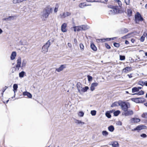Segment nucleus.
<instances>
[{
    "instance_id": "nucleus-10",
    "label": "nucleus",
    "mask_w": 147,
    "mask_h": 147,
    "mask_svg": "<svg viewBox=\"0 0 147 147\" xmlns=\"http://www.w3.org/2000/svg\"><path fill=\"white\" fill-rule=\"evenodd\" d=\"M67 27V24L65 23H64L61 26V30L63 32H65L67 31L66 27Z\"/></svg>"
},
{
    "instance_id": "nucleus-35",
    "label": "nucleus",
    "mask_w": 147,
    "mask_h": 147,
    "mask_svg": "<svg viewBox=\"0 0 147 147\" xmlns=\"http://www.w3.org/2000/svg\"><path fill=\"white\" fill-rule=\"evenodd\" d=\"M82 30H84L88 29L87 26L86 25H82L81 26Z\"/></svg>"
},
{
    "instance_id": "nucleus-43",
    "label": "nucleus",
    "mask_w": 147,
    "mask_h": 147,
    "mask_svg": "<svg viewBox=\"0 0 147 147\" xmlns=\"http://www.w3.org/2000/svg\"><path fill=\"white\" fill-rule=\"evenodd\" d=\"M117 38V37H114L113 38H106V40H107V41H110L111 40H113L115 39H116Z\"/></svg>"
},
{
    "instance_id": "nucleus-22",
    "label": "nucleus",
    "mask_w": 147,
    "mask_h": 147,
    "mask_svg": "<svg viewBox=\"0 0 147 147\" xmlns=\"http://www.w3.org/2000/svg\"><path fill=\"white\" fill-rule=\"evenodd\" d=\"M127 15L129 17H130L132 16V12L131 10L130 9H127Z\"/></svg>"
},
{
    "instance_id": "nucleus-40",
    "label": "nucleus",
    "mask_w": 147,
    "mask_h": 147,
    "mask_svg": "<svg viewBox=\"0 0 147 147\" xmlns=\"http://www.w3.org/2000/svg\"><path fill=\"white\" fill-rule=\"evenodd\" d=\"M96 111L94 110H92L90 112V113L92 116H95L96 114Z\"/></svg>"
},
{
    "instance_id": "nucleus-25",
    "label": "nucleus",
    "mask_w": 147,
    "mask_h": 147,
    "mask_svg": "<svg viewBox=\"0 0 147 147\" xmlns=\"http://www.w3.org/2000/svg\"><path fill=\"white\" fill-rule=\"evenodd\" d=\"M109 130L111 132H113L114 130L115 129L113 126L111 125L108 127Z\"/></svg>"
},
{
    "instance_id": "nucleus-49",
    "label": "nucleus",
    "mask_w": 147,
    "mask_h": 147,
    "mask_svg": "<svg viewBox=\"0 0 147 147\" xmlns=\"http://www.w3.org/2000/svg\"><path fill=\"white\" fill-rule=\"evenodd\" d=\"M80 82H78V83L77 85H76V86H77V87L78 88V91L80 93V88L79 87H78V86L79 85V86H80Z\"/></svg>"
},
{
    "instance_id": "nucleus-50",
    "label": "nucleus",
    "mask_w": 147,
    "mask_h": 147,
    "mask_svg": "<svg viewBox=\"0 0 147 147\" xmlns=\"http://www.w3.org/2000/svg\"><path fill=\"white\" fill-rule=\"evenodd\" d=\"M77 31H79L82 30L81 26H76Z\"/></svg>"
},
{
    "instance_id": "nucleus-56",
    "label": "nucleus",
    "mask_w": 147,
    "mask_h": 147,
    "mask_svg": "<svg viewBox=\"0 0 147 147\" xmlns=\"http://www.w3.org/2000/svg\"><path fill=\"white\" fill-rule=\"evenodd\" d=\"M86 1L88 2H99V1H96V0H86Z\"/></svg>"
},
{
    "instance_id": "nucleus-31",
    "label": "nucleus",
    "mask_w": 147,
    "mask_h": 147,
    "mask_svg": "<svg viewBox=\"0 0 147 147\" xmlns=\"http://www.w3.org/2000/svg\"><path fill=\"white\" fill-rule=\"evenodd\" d=\"M137 87H134L132 88V93H134L136 92H138L139 91Z\"/></svg>"
},
{
    "instance_id": "nucleus-41",
    "label": "nucleus",
    "mask_w": 147,
    "mask_h": 147,
    "mask_svg": "<svg viewBox=\"0 0 147 147\" xmlns=\"http://www.w3.org/2000/svg\"><path fill=\"white\" fill-rule=\"evenodd\" d=\"M113 45L114 46L116 47H119L120 46V44L117 43L116 42H114Z\"/></svg>"
},
{
    "instance_id": "nucleus-15",
    "label": "nucleus",
    "mask_w": 147,
    "mask_h": 147,
    "mask_svg": "<svg viewBox=\"0 0 147 147\" xmlns=\"http://www.w3.org/2000/svg\"><path fill=\"white\" fill-rule=\"evenodd\" d=\"M16 56V53L15 51L13 52L11 55L10 59L11 60H14Z\"/></svg>"
},
{
    "instance_id": "nucleus-9",
    "label": "nucleus",
    "mask_w": 147,
    "mask_h": 147,
    "mask_svg": "<svg viewBox=\"0 0 147 147\" xmlns=\"http://www.w3.org/2000/svg\"><path fill=\"white\" fill-rule=\"evenodd\" d=\"M71 15V13L68 12L63 13L60 14L61 18H64L65 17L69 16Z\"/></svg>"
},
{
    "instance_id": "nucleus-21",
    "label": "nucleus",
    "mask_w": 147,
    "mask_h": 147,
    "mask_svg": "<svg viewBox=\"0 0 147 147\" xmlns=\"http://www.w3.org/2000/svg\"><path fill=\"white\" fill-rule=\"evenodd\" d=\"M112 112V111H107L105 113V114L106 116L109 118H110L111 117V115L110 114V113Z\"/></svg>"
},
{
    "instance_id": "nucleus-53",
    "label": "nucleus",
    "mask_w": 147,
    "mask_h": 147,
    "mask_svg": "<svg viewBox=\"0 0 147 147\" xmlns=\"http://www.w3.org/2000/svg\"><path fill=\"white\" fill-rule=\"evenodd\" d=\"M26 64V62L25 61V60H24L22 62V66L20 67H23L24 66H25Z\"/></svg>"
},
{
    "instance_id": "nucleus-60",
    "label": "nucleus",
    "mask_w": 147,
    "mask_h": 147,
    "mask_svg": "<svg viewBox=\"0 0 147 147\" xmlns=\"http://www.w3.org/2000/svg\"><path fill=\"white\" fill-rule=\"evenodd\" d=\"M57 10H58V7H57L56 6L55 7V9H54L55 12V13L57 12Z\"/></svg>"
},
{
    "instance_id": "nucleus-48",
    "label": "nucleus",
    "mask_w": 147,
    "mask_h": 147,
    "mask_svg": "<svg viewBox=\"0 0 147 147\" xmlns=\"http://www.w3.org/2000/svg\"><path fill=\"white\" fill-rule=\"evenodd\" d=\"M98 40L99 41V42H105L106 41H107V40H106V38H103V39H98Z\"/></svg>"
},
{
    "instance_id": "nucleus-63",
    "label": "nucleus",
    "mask_w": 147,
    "mask_h": 147,
    "mask_svg": "<svg viewBox=\"0 0 147 147\" xmlns=\"http://www.w3.org/2000/svg\"><path fill=\"white\" fill-rule=\"evenodd\" d=\"M125 43L126 45H128L129 44V42L127 40H125Z\"/></svg>"
},
{
    "instance_id": "nucleus-4",
    "label": "nucleus",
    "mask_w": 147,
    "mask_h": 147,
    "mask_svg": "<svg viewBox=\"0 0 147 147\" xmlns=\"http://www.w3.org/2000/svg\"><path fill=\"white\" fill-rule=\"evenodd\" d=\"M21 58L19 57L17 60V63L16 67H13L12 68V72L14 73L15 71L17 70L18 71L21 67Z\"/></svg>"
},
{
    "instance_id": "nucleus-52",
    "label": "nucleus",
    "mask_w": 147,
    "mask_h": 147,
    "mask_svg": "<svg viewBox=\"0 0 147 147\" xmlns=\"http://www.w3.org/2000/svg\"><path fill=\"white\" fill-rule=\"evenodd\" d=\"M8 87L5 86L3 90H2V92L1 93L2 96H3L4 92L5 91V90H6L7 88H8Z\"/></svg>"
},
{
    "instance_id": "nucleus-58",
    "label": "nucleus",
    "mask_w": 147,
    "mask_h": 147,
    "mask_svg": "<svg viewBox=\"0 0 147 147\" xmlns=\"http://www.w3.org/2000/svg\"><path fill=\"white\" fill-rule=\"evenodd\" d=\"M129 35V34L125 36H122V37H121V38L123 39H126L127 38V36Z\"/></svg>"
},
{
    "instance_id": "nucleus-61",
    "label": "nucleus",
    "mask_w": 147,
    "mask_h": 147,
    "mask_svg": "<svg viewBox=\"0 0 147 147\" xmlns=\"http://www.w3.org/2000/svg\"><path fill=\"white\" fill-rule=\"evenodd\" d=\"M73 28L74 29V32H76L77 31V29H76V26H74L73 27Z\"/></svg>"
},
{
    "instance_id": "nucleus-46",
    "label": "nucleus",
    "mask_w": 147,
    "mask_h": 147,
    "mask_svg": "<svg viewBox=\"0 0 147 147\" xmlns=\"http://www.w3.org/2000/svg\"><path fill=\"white\" fill-rule=\"evenodd\" d=\"M116 2H117L118 3V4L119 7H120L122 6V4L121 2L119 0H115Z\"/></svg>"
},
{
    "instance_id": "nucleus-18",
    "label": "nucleus",
    "mask_w": 147,
    "mask_h": 147,
    "mask_svg": "<svg viewBox=\"0 0 147 147\" xmlns=\"http://www.w3.org/2000/svg\"><path fill=\"white\" fill-rule=\"evenodd\" d=\"M90 47L91 49L94 51H96L97 50V48L93 42H92L90 44Z\"/></svg>"
},
{
    "instance_id": "nucleus-39",
    "label": "nucleus",
    "mask_w": 147,
    "mask_h": 147,
    "mask_svg": "<svg viewBox=\"0 0 147 147\" xmlns=\"http://www.w3.org/2000/svg\"><path fill=\"white\" fill-rule=\"evenodd\" d=\"M84 115V113L82 111H79L78 113V115L80 117H83Z\"/></svg>"
},
{
    "instance_id": "nucleus-54",
    "label": "nucleus",
    "mask_w": 147,
    "mask_h": 147,
    "mask_svg": "<svg viewBox=\"0 0 147 147\" xmlns=\"http://www.w3.org/2000/svg\"><path fill=\"white\" fill-rule=\"evenodd\" d=\"M80 47L81 50H84V46L82 43H81L80 44Z\"/></svg>"
},
{
    "instance_id": "nucleus-55",
    "label": "nucleus",
    "mask_w": 147,
    "mask_h": 147,
    "mask_svg": "<svg viewBox=\"0 0 147 147\" xmlns=\"http://www.w3.org/2000/svg\"><path fill=\"white\" fill-rule=\"evenodd\" d=\"M140 136L144 138L146 137L147 135L146 134L143 133L140 135Z\"/></svg>"
},
{
    "instance_id": "nucleus-19",
    "label": "nucleus",
    "mask_w": 147,
    "mask_h": 147,
    "mask_svg": "<svg viewBox=\"0 0 147 147\" xmlns=\"http://www.w3.org/2000/svg\"><path fill=\"white\" fill-rule=\"evenodd\" d=\"M89 5H87L85 3H83L80 4L79 5V6L80 8H83L85 6Z\"/></svg>"
},
{
    "instance_id": "nucleus-37",
    "label": "nucleus",
    "mask_w": 147,
    "mask_h": 147,
    "mask_svg": "<svg viewBox=\"0 0 147 147\" xmlns=\"http://www.w3.org/2000/svg\"><path fill=\"white\" fill-rule=\"evenodd\" d=\"M102 134L103 136H107L108 134V133L106 131L104 130L102 131Z\"/></svg>"
},
{
    "instance_id": "nucleus-33",
    "label": "nucleus",
    "mask_w": 147,
    "mask_h": 147,
    "mask_svg": "<svg viewBox=\"0 0 147 147\" xmlns=\"http://www.w3.org/2000/svg\"><path fill=\"white\" fill-rule=\"evenodd\" d=\"M128 32V30L125 28H124L122 30L121 33V34H125L127 32Z\"/></svg>"
},
{
    "instance_id": "nucleus-12",
    "label": "nucleus",
    "mask_w": 147,
    "mask_h": 147,
    "mask_svg": "<svg viewBox=\"0 0 147 147\" xmlns=\"http://www.w3.org/2000/svg\"><path fill=\"white\" fill-rule=\"evenodd\" d=\"M98 84V83L96 82H94L92 83L90 87V90L92 91L94 90L95 89V87L97 86Z\"/></svg>"
},
{
    "instance_id": "nucleus-44",
    "label": "nucleus",
    "mask_w": 147,
    "mask_h": 147,
    "mask_svg": "<svg viewBox=\"0 0 147 147\" xmlns=\"http://www.w3.org/2000/svg\"><path fill=\"white\" fill-rule=\"evenodd\" d=\"M119 57L120 60L121 61H123L125 59V57L124 55H120Z\"/></svg>"
},
{
    "instance_id": "nucleus-16",
    "label": "nucleus",
    "mask_w": 147,
    "mask_h": 147,
    "mask_svg": "<svg viewBox=\"0 0 147 147\" xmlns=\"http://www.w3.org/2000/svg\"><path fill=\"white\" fill-rule=\"evenodd\" d=\"M14 16H9L8 17L3 18V20L6 21H10L14 19Z\"/></svg>"
},
{
    "instance_id": "nucleus-1",
    "label": "nucleus",
    "mask_w": 147,
    "mask_h": 147,
    "mask_svg": "<svg viewBox=\"0 0 147 147\" xmlns=\"http://www.w3.org/2000/svg\"><path fill=\"white\" fill-rule=\"evenodd\" d=\"M52 8L50 6H48L45 8L43 11L41 18L43 21L46 20L52 11Z\"/></svg>"
},
{
    "instance_id": "nucleus-47",
    "label": "nucleus",
    "mask_w": 147,
    "mask_h": 147,
    "mask_svg": "<svg viewBox=\"0 0 147 147\" xmlns=\"http://www.w3.org/2000/svg\"><path fill=\"white\" fill-rule=\"evenodd\" d=\"M142 117L144 118H147V113H143L142 115Z\"/></svg>"
},
{
    "instance_id": "nucleus-45",
    "label": "nucleus",
    "mask_w": 147,
    "mask_h": 147,
    "mask_svg": "<svg viewBox=\"0 0 147 147\" xmlns=\"http://www.w3.org/2000/svg\"><path fill=\"white\" fill-rule=\"evenodd\" d=\"M87 78L88 81L90 82L92 80V76L88 75L87 76Z\"/></svg>"
},
{
    "instance_id": "nucleus-24",
    "label": "nucleus",
    "mask_w": 147,
    "mask_h": 147,
    "mask_svg": "<svg viewBox=\"0 0 147 147\" xmlns=\"http://www.w3.org/2000/svg\"><path fill=\"white\" fill-rule=\"evenodd\" d=\"M13 91L14 92V93H15V92L17 91V89L18 88V85L17 84H14L13 86Z\"/></svg>"
},
{
    "instance_id": "nucleus-26",
    "label": "nucleus",
    "mask_w": 147,
    "mask_h": 147,
    "mask_svg": "<svg viewBox=\"0 0 147 147\" xmlns=\"http://www.w3.org/2000/svg\"><path fill=\"white\" fill-rule=\"evenodd\" d=\"M25 74L26 73L24 71H22L19 73V76L20 78H23Z\"/></svg>"
},
{
    "instance_id": "nucleus-13",
    "label": "nucleus",
    "mask_w": 147,
    "mask_h": 147,
    "mask_svg": "<svg viewBox=\"0 0 147 147\" xmlns=\"http://www.w3.org/2000/svg\"><path fill=\"white\" fill-rule=\"evenodd\" d=\"M23 95L24 96H27L29 98H31L32 97L31 94L30 92L26 91L23 92Z\"/></svg>"
},
{
    "instance_id": "nucleus-51",
    "label": "nucleus",
    "mask_w": 147,
    "mask_h": 147,
    "mask_svg": "<svg viewBox=\"0 0 147 147\" xmlns=\"http://www.w3.org/2000/svg\"><path fill=\"white\" fill-rule=\"evenodd\" d=\"M105 46L106 48H107L108 49H110L111 48V47L110 46V45L106 43H105Z\"/></svg>"
},
{
    "instance_id": "nucleus-11",
    "label": "nucleus",
    "mask_w": 147,
    "mask_h": 147,
    "mask_svg": "<svg viewBox=\"0 0 147 147\" xmlns=\"http://www.w3.org/2000/svg\"><path fill=\"white\" fill-rule=\"evenodd\" d=\"M66 67V65H62L58 68L56 69V71L58 72H59L62 71L63 69Z\"/></svg>"
},
{
    "instance_id": "nucleus-34",
    "label": "nucleus",
    "mask_w": 147,
    "mask_h": 147,
    "mask_svg": "<svg viewBox=\"0 0 147 147\" xmlns=\"http://www.w3.org/2000/svg\"><path fill=\"white\" fill-rule=\"evenodd\" d=\"M131 100L132 101H133L136 103H139V98H131Z\"/></svg>"
},
{
    "instance_id": "nucleus-23",
    "label": "nucleus",
    "mask_w": 147,
    "mask_h": 147,
    "mask_svg": "<svg viewBox=\"0 0 147 147\" xmlns=\"http://www.w3.org/2000/svg\"><path fill=\"white\" fill-rule=\"evenodd\" d=\"M144 94V91L141 90L139 92H138L137 93L132 94V95H134L136 94V95H143Z\"/></svg>"
},
{
    "instance_id": "nucleus-28",
    "label": "nucleus",
    "mask_w": 147,
    "mask_h": 147,
    "mask_svg": "<svg viewBox=\"0 0 147 147\" xmlns=\"http://www.w3.org/2000/svg\"><path fill=\"white\" fill-rule=\"evenodd\" d=\"M89 89L88 87L87 86H86L85 87L83 88L81 90V91L83 92H86Z\"/></svg>"
},
{
    "instance_id": "nucleus-38",
    "label": "nucleus",
    "mask_w": 147,
    "mask_h": 147,
    "mask_svg": "<svg viewBox=\"0 0 147 147\" xmlns=\"http://www.w3.org/2000/svg\"><path fill=\"white\" fill-rule=\"evenodd\" d=\"M145 38V35L144 34L142 36L140 39V41L143 42L144 41Z\"/></svg>"
},
{
    "instance_id": "nucleus-64",
    "label": "nucleus",
    "mask_w": 147,
    "mask_h": 147,
    "mask_svg": "<svg viewBox=\"0 0 147 147\" xmlns=\"http://www.w3.org/2000/svg\"><path fill=\"white\" fill-rule=\"evenodd\" d=\"M144 86H147V81H144Z\"/></svg>"
},
{
    "instance_id": "nucleus-36",
    "label": "nucleus",
    "mask_w": 147,
    "mask_h": 147,
    "mask_svg": "<svg viewBox=\"0 0 147 147\" xmlns=\"http://www.w3.org/2000/svg\"><path fill=\"white\" fill-rule=\"evenodd\" d=\"M13 3L14 4H16L22 2V0H13Z\"/></svg>"
},
{
    "instance_id": "nucleus-2",
    "label": "nucleus",
    "mask_w": 147,
    "mask_h": 147,
    "mask_svg": "<svg viewBox=\"0 0 147 147\" xmlns=\"http://www.w3.org/2000/svg\"><path fill=\"white\" fill-rule=\"evenodd\" d=\"M111 9L109 11V14H115L121 13L123 12V11L119 9L118 6H112Z\"/></svg>"
},
{
    "instance_id": "nucleus-57",
    "label": "nucleus",
    "mask_w": 147,
    "mask_h": 147,
    "mask_svg": "<svg viewBox=\"0 0 147 147\" xmlns=\"http://www.w3.org/2000/svg\"><path fill=\"white\" fill-rule=\"evenodd\" d=\"M124 1L126 5H128L129 3V0H124Z\"/></svg>"
},
{
    "instance_id": "nucleus-3",
    "label": "nucleus",
    "mask_w": 147,
    "mask_h": 147,
    "mask_svg": "<svg viewBox=\"0 0 147 147\" xmlns=\"http://www.w3.org/2000/svg\"><path fill=\"white\" fill-rule=\"evenodd\" d=\"M134 20L136 24H139L140 22L144 21V19L139 12H137L136 14L135 15Z\"/></svg>"
},
{
    "instance_id": "nucleus-29",
    "label": "nucleus",
    "mask_w": 147,
    "mask_h": 147,
    "mask_svg": "<svg viewBox=\"0 0 147 147\" xmlns=\"http://www.w3.org/2000/svg\"><path fill=\"white\" fill-rule=\"evenodd\" d=\"M120 113V111L119 110L116 111L113 113L114 115L115 116H117Z\"/></svg>"
},
{
    "instance_id": "nucleus-62",
    "label": "nucleus",
    "mask_w": 147,
    "mask_h": 147,
    "mask_svg": "<svg viewBox=\"0 0 147 147\" xmlns=\"http://www.w3.org/2000/svg\"><path fill=\"white\" fill-rule=\"evenodd\" d=\"M135 41V39L133 38H132L131 39V42L132 43H134V42Z\"/></svg>"
},
{
    "instance_id": "nucleus-20",
    "label": "nucleus",
    "mask_w": 147,
    "mask_h": 147,
    "mask_svg": "<svg viewBox=\"0 0 147 147\" xmlns=\"http://www.w3.org/2000/svg\"><path fill=\"white\" fill-rule=\"evenodd\" d=\"M131 67H127L124 68L123 71V72L127 73L129 71H130L131 70Z\"/></svg>"
},
{
    "instance_id": "nucleus-42",
    "label": "nucleus",
    "mask_w": 147,
    "mask_h": 147,
    "mask_svg": "<svg viewBox=\"0 0 147 147\" xmlns=\"http://www.w3.org/2000/svg\"><path fill=\"white\" fill-rule=\"evenodd\" d=\"M138 84L139 85L142 86H144V81H140L139 82Z\"/></svg>"
},
{
    "instance_id": "nucleus-30",
    "label": "nucleus",
    "mask_w": 147,
    "mask_h": 147,
    "mask_svg": "<svg viewBox=\"0 0 147 147\" xmlns=\"http://www.w3.org/2000/svg\"><path fill=\"white\" fill-rule=\"evenodd\" d=\"M75 122L76 123H77L78 124H81V125H84L85 124V123L84 122H82L81 121L79 120H78L76 119L75 120Z\"/></svg>"
},
{
    "instance_id": "nucleus-8",
    "label": "nucleus",
    "mask_w": 147,
    "mask_h": 147,
    "mask_svg": "<svg viewBox=\"0 0 147 147\" xmlns=\"http://www.w3.org/2000/svg\"><path fill=\"white\" fill-rule=\"evenodd\" d=\"M133 111L132 110L128 109H127V110L124 111V112L123 113L124 115L126 116H131L133 115Z\"/></svg>"
},
{
    "instance_id": "nucleus-14",
    "label": "nucleus",
    "mask_w": 147,
    "mask_h": 147,
    "mask_svg": "<svg viewBox=\"0 0 147 147\" xmlns=\"http://www.w3.org/2000/svg\"><path fill=\"white\" fill-rule=\"evenodd\" d=\"M140 121V119L139 118H133L131 119V122L132 123H137Z\"/></svg>"
},
{
    "instance_id": "nucleus-27",
    "label": "nucleus",
    "mask_w": 147,
    "mask_h": 147,
    "mask_svg": "<svg viewBox=\"0 0 147 147\" xmlns=\"http://www.w3.org/2000/svg\"><path fill=\"white\" fill-rule=\"evenodd\" d=\"M112 146L113 147H118L119 146V144L117 142H113L112 144Z\"/></svg>"
},
{
    "instance_id": "nucleus-5",
    "label": "nucleus",
    "mask_w": 147,
    "mask_h": 147,
    "mask_svg": "<svg viewBox=\"0 0 147 147\" xmlns=\"http://www.w3.org/2000/svg\"><path fill=\"white\" fill-rule=\"evenodd\" d=\"M119 106H120L123 110L124 111L127 110L130 107V105L129 103H126L125 102L121 101L120 104H119Z\"/></svg>"
},
{
    "instance_id": "nucleus-17",
    "label": "nucleus",
    "mask_w": 147,
    "mask_h": 147,
    "mask_svg": "<svg viewBox=\"0 0 147 147\" xmlns=\"http://www.w3.org/2000/svg\"><path fill=\"white\" fill-rule=\"evenodd\" d=\"M121 101H119L118 102H115L113 103L111 105V107H113L117 106H119V104H120Z\"/></svg>"
},
{
    "instance_id": "nucleus-6",
    "label": "nucleus",
    "mask_w": 147,
    "mask_h": 147,
    "mask_svg": "<svg viewBox=\"0 0 147 147\" xmlns=\"http://www.w3.org/2000/svg\"><path fill=\"white\" fill-rule=\"evenodd\" d=\"M51 45V42L49 40L44 45L42 48V51L45 53L47 52L48 48Z\"/></svg>"
},
{
    "instance_id": "nucleus-59",
    "label": "nucleus",
    "mask_w": 147,
    "mask_h": 147,
    "mask_svg": "<svg viewBox=\"0 0 147 147\" xmlns=\"http://www.w3.org/2000/svg\"><path fill=\"white\" fill-rule=\"evenodd\" d=\"M117 124L118 125H122V123L121 121H119L117 123Z\"/></svg>"
},
{
    "instance_id": "nucleus-32",
    "label": "nucleus",
    "mask_w": 147,
    "mask_h": 147,
    "mask_svg": "<svg viewBox=\"0 0 147 147\" xmlns=\"http://www.w3.org/2000/svg\"><path fill=\"white\" fill-rule=\"evenodd\" d=\"M139 102L142 103L145 101V99L144 98H139Z\"/></svg>"
},
{
    "instance_id": "nucleus-7",
    "label": "nucleus",
    "mask_w": 147,
    "mask_h": 147,
    "mask_svg": "<svg viewBox=\"0 0 147 147\" xmlns=\"http://www.w3.org/2000/svg\"><path fill=\"white\" fill-rule=\"evenodd\" d=\"M146 127L143 125H140L137 126L136 128H134V129H132V131H138V132H139L140 130L144 129H146Z\"/></svg>"
}]
</instances>
